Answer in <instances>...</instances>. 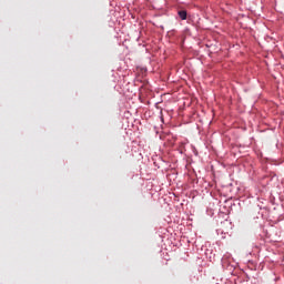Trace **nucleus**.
I'll return each instance as SVG.
<instances>
[{
	"mask_svg": "<svg viewBox=\"0 0 284 284\" xmlns=\"http://www.w3.org/2000/svg\"><path fill=\"white\" fill-rule=\"evenodd\" d=\"M178 14H179L180 19H182V21H185V19H187V11H185V10H180L178 12Z\"/></svg>",
	"mask_w": 284,
	"mask_h": 284,
	"instance_id": "1",
	"label": "nucleus"
}]
</instances>
